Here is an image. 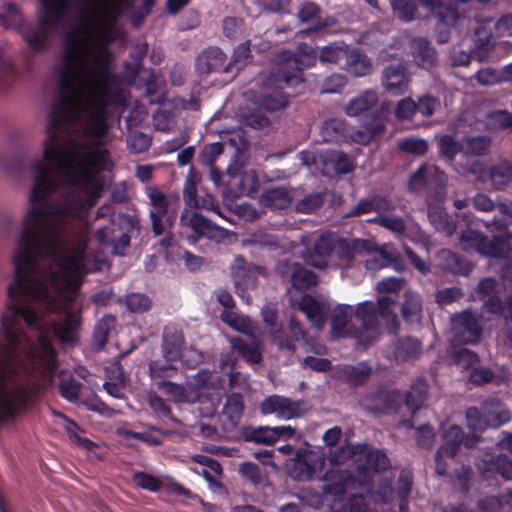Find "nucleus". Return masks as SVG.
Returning <instances> with one entry per match:
<instances>
[{
    "instance_id": "39448f33",
    "label": "nucleus",
    "mask_w": 512,
    "mask_h": 512,
    "mask_svg": "<svg viewBox=\"0 0 512 512\" xmlns=\"http://www.w3.org/2000/svg\"><path fill=\"white\" fill-rule=\"evenodd\" d=\"M145 194L149 199L152 209L149 212L151 228L155 236H160L165 231L164 222L171 227L175 222L176 214L170 211L171 198L156 186H147Z\"/></svg>"
},
{
    "instance_id": "2eb2a0df",
    "label": "nucleus",
    "mask_w": 512,
    "mask_h": 512,
    "mask_svg": "<svg viewBox=\"0 0 512 512\" xmlns=\"http://www.w3.org/2000/svg\"><path fill=\"white\" fill-rule=\"evenodd\" d=\"M335 239L336 238L329 233L319 235L313 246L306 250L304 255L306 263L317 269H325L330 256L334 252Z\"/></svg>"
},
{
    "instance_id": "a18cd8bd",
    "label": "nucleus",
    "mask_w": 512,
    "mask_h": 512,
    "mask_svg": "<svg viewBox=\"0 0 512 512\" xmlns=\"http://www.w3.org/2000/svg\"><path fill=\"white\" fill-rule=\"evenodd\" d=\"M321 134L325 142H338L347 137V124L337 118L326 120L321 128Z\"/></svg>"
},
{
    "instance_id": "6e6d98bb",
    "label": "nucleus",
    "mask_w": 512,
    "mask_h": 512,
    "mask_svg": "<svg viewBox=\"0 0 512 512\" xmlns=\"http://www.w3.org/2000/svg\"><path fill=\"white\" fill-rule=\"evenodd\" d=\"M486 238L484 234L468 229L461 233L460 235V243L465 251H477L482 254L484 244L486 243Z\"/></svg>"
},
{
    "instance_id": "dca6fc26",
    "label": "nucleus",
    "mask_w": 512,
    "mask_h": 512,
    "mask_svg": "<svg viewBox=\"0 0 512 512\" xmlns=\"http://www.w3.org/2000/svg\"><path fill=\"white\" fill-rule=\"evenodd\" d=\"M479 441L478 435H465L464 431L458 425H451L446 429L442 436V445L440 452H445L448 458H454L462 444L467 448L473 447Z\"/></svg>"
},
{
    "instance_id": "f257e3e1",
    "label": "nucleus",
    "mask_w": 512,
    "mask_h": 512,
    "mask_svg": "<svg viewBox=\"0 0 512 512\" xmlns=\"http://www.w3.org/2000/svg\"><path fill=\"white\" fill-rule=\"evenodd\" d=\"M81 28H74L64 35L62 59L64 67L59 76L60 95L54 103L46 128L47 140L43 158L54 162L70 186L79 189L85 198L79 199L81 209H90L101 197L103 185L97 174L108 160L106 150L86 152L64 150L61 133L70 132L82 118L81 98L84 85L97 80L99 62L110 68L109 60L97 56L92 65L85 63V39Z\"/></svg>"
},
{
    "instance_id": "c85d7f7f",
    "label": "nucleus",
    "mask_w": 512,
    "mask_h": 512,
    "mask_svg": "<svg viewBox=\"0 0 512 512\" xmlns=\"http://www.w3.org/2000/svg\"><path fill=\"white\" fill-rule=\"evenodd\" d=\"M43 8L44 14L41 17L43 27L61 25L67 15L70 0H38Z\"/></svg>"
},
{
    "instance_id": "79ce46f5",
    "label": "nucleus",
    "mask_w": 512,
    "mask_h": 512,
    "mask_svg": "<svg viewBox=\"0 0 512 512\" xmlns=\"http://www.w3.org/2000/svg\"><path fill=\"white\" fill-rule=\"evenodd\" d=\"M83 384L73 375L61 371L59 374V394L65 400L75 403L78 401Z\"/></svg>"
},
{
    "instance_id": "9d476101",
    "label": "nucleus",
    "mask_w": 512,
    "mask_h": 512,
    "mask_svg": "<svg viewBox=\"0 0 512 512\" xmlns=\"http://www.w3.org/2000/svg\"><path fill=\"white\" fill-rule=\"evenodd\" d=\"M195 71L201 75L227 73L231 71V63L227 62L226 54L219 47L209 46L196 57Z\"/></svg>"
},
{
    "instance_id": "a211bd4d",
    "label": "nucleus",
    "mask_w": 512,
    "mask_h": 512,
    "mask_svg": "<svg viewBox=\"0 0 512 512\" xmlns=\"http://www.w3.org/2000/svg\"><path fill=\"white\" fill-rule=\"evenodd\" d=\"M81 325V312L68 311L62 321L52 325V330L62 344H75L79 340Z\"/></svg>"
},
{
    "instance_id": "680f3d73",
    "label": "nucleus",
    "mask_w": 512,
    "mask_h": 512,
    "mask_svg": "<svg viewBox=\"0 0 512 512\" xmlns=\"http://www.w3.org/2000/svg\"><path fill=\"white\" fill-rule=\"evenodd\" d=\"M489 178L495 189H501L509 184L512 179V166L500 164L489 170Z\"/></svg>"
},
{
    "instance_id": "2f4dec72",
    "label": "nucleus",
    "mask_w": 512,
    "mask_h": 512,
    "mask_svg": "<svg viewBox=\"0 0 512 512\" xmlns=\"http://www.w3.org/2000/svg\"><path fill=\"white\" fill-rule=\"evenodd\" d=\"M390 467L387 455L381 450L371 449L365 455L362 462L357 465L359 475L367 477L372 473L386 471Z\"/></svg>"
},
{
    "instance_id": "9b49d317",
    "label": "nucleus",
    "mask_w": 512,
    "mask_h": 512,
    "mask_svg": "<svg viewBox=\"0 0 512 512\" xmlns=\"http://www.w3.org/2000/svg\"><path fill=\"white\" fill-rule=\"evenodd\" d=\"M322 480L326 484L322 487L324 496H331L333 500H340L346 494L347 488L355 483L353 473L347 469H328L324 472Z\"/></svg>"
},
{
    "instance_id": "c03bdc74",
    "label": "nucleus",
    "mask_w": 512,
    "mask_h": 512,
    "mask_svg": "<svg viewBox=\"0 0 512 512\" xmlns=\"http://www.w3.org/2000/svg\"><path fill=\"white\" fill-rule=\"evenodd\" d=\"M394 305L395 300L390 296H382L376 303L377 315L379 314L387 322L392 333H396L400 328L398 317L393 311Z\"/></svg>"
},
{
    "instance_id": "f8f14e48",
    "label": "nucleus",
    "mask_w": 512,
    "mask_h": 512,
    "mask_svg": "<svg viewBox=\"0 0 512 512\" xmlns=\"http://www.w3.org/2000/svg\"><path fill=\"white\" fill-rule=\"evenodd\" d=\"M452 328L459 342L474 344L480 341L482 327L478 318L469 311H464L452 318Z\"/></svg>"
},
{
    "instance_id": "c9c22d12",
    "label": "nucleus",
    "mask_w": 512,
    "mask_h": 512,
    "mask_svg": "<svg viewBox=\"0 0 512 512\" xmlns=\"http://www.w3.org/2000/svg\"><path fill=\"white\" fill-rule=\"evenodd\" d=\"M230 344L232 349L249 364H259L263 359L259 344L255 341L248 342L241 337H232Z\"/></svg>"
},
{
    "instance_id": "4d7b16f0",
    "label": "nucleus",
    "mask_w": 512,
    "mask_h": 512,
    "mask_svg": "<svg viewBox=\"0 0 512 512\" xmlns=\"http://www.w3.org/2000/svg\"><path fill=\"white\" fill-rule=\"evenodd\" d=\"M510 250L509 243L502 237L494 236L491 240L487 237L482 255L493 258H505Z\"/></svg>"
},
{
    "instance_id": "3c124183",
    "label": "nucleus",
    "mask_w": 512,
    "mask_h": 512,
    "mask_svg": "<svg viewBox=\"0 0 512 512\" xmlns=\"http://www.w3.org/2000/svg\"><path fill=\"white\" fill-rule=\"evenodd\" d=\"M398 261L399 256L397 254L386 249H380L377 254L365 260L364 266L369 271H378L395 265Z\"/></svg>"
},
{
    "instance_id": "58836bf2",
    "label": "nucleus",
    "mask_w": 512,
    "mask_h": 512,
    "mask_svg": "<svg viewBox=\"0 0 512 512\" xmlns=\"http://www.w3.org/2000/svg\"><path fill=\"white\" fill-rule=\"evenodd\" d=\"M422 343L418 339L406 336L399 338L393 348V353L398 361H407L417 358L421 354Z\"/></svg>"
},
{
    "instance_id": "69168bd1",
    "label": "nucleus",
    "mask_w": 512,
    "mask_h": 512,
    "mask_svg": "<svg viewBox=\"0 0 512 512\" xmlns=\"http://www.w3.org/2000/svg\"><path fill=\"white\" fill-rule=\"evenodd\" d=\"M466 419L468 427L472 430L471 435L475 434L480 437L479 434L487 427H490L488 424H486V419L483 416L481 408L469 407L466 410Z\"/></svg>"
},
{
    "instance_id": "774afa93",
    "label": "nucleus",
    "mask_w": 512,
    "mask_h": 512,
    "mask_svg": "<svg viewBox=\"0 0 512 512\" xmlns=\"http://www.w3.org/2000/svg\"><path fill=\"white\" fill-rule=\"evenodd\" d=\"M21 22L22 16L16 4L6 3L4 10L0 11V26L12 28L17 27Z\"/></svg>"
},
{
    "instance_id": "e433bc0d",
    "label": "nucleus",
    "mask_w": 512,
    "mask_h": 512,
    "mask_svg": "<svg viewBox=\"0 0 512 512\" xmlns=\"http://www.w3.org/2000/svg\"><path fill=\"white\" fill-rule=\"evenodd\" d=\"M355 318L365 331H376L379 327L377 306L373 301H363L353 311Z\"/></svg>"
},
{
    "instance_id": "4468645a",
    "label": "nucleus",
    "mask_w": 512,
    "mask_h": 512,
    "mask_svg": "<svg viewBox=\"0 0 512 512\" xmlns=\"http://www.w3.org/2000/svg\"><path fill=\"white\" fill-rule=\"evenodd\" d=\"M186 350L184 333L175 325L165 326L162 334L161 352L167 362L181 361Z\"/></svg>"
},
{
    "instance_id": "338daca9",
    "label": "nucleus",
    "mask_w": 512,
    "mask_h": 512,
    "mask_svg": "<svg viewBox=\"0 0 512 512\" xmlns=\"http://www.w3.org/2000/svg\"><path fill=\"white\" fill-rule=\"evenodd\" d=\"M125 305L132 313H144L151 308V299L142 293H131L125 298Z\"/></svg>"
},
{
    "instance_id": "4be33fe9",
    "label": "nucleus",
    "mask_w": 512,
    "mask_h": 512,
    "mask_svg": "<svg viewBox=\"0 0 512 512\" xmlns=\"http://www.w3.org/2000/svg\"><path fill=\"white\" fill-rule=\"evenodd\" d=\"M181 223L191 228L198 238L214 239L219 234V228L208 218L196 211L185 210L181 215Z\"/></svg>"
},
{
    "instance_id": "ddd939ff",
    "label": "nucleus",
    "mask_w": 512,
    "mask_h": 512,
    "mask_svg": "<svg viewBox=\"0 0 512 512\" xmlns=\"http://www.w3.org/2000/svg\"><path fill=\"white\" fill-rule=\"evenodd\" d=\"M410 75L405 65L390 64L384 67L381 74V84L385 91L394 96L405 94L409 90Z\"/></svg>"
},
{
    "instance_id": "8fccbe9b",
    "label": "nucleus",
    "mask_w": 512,
    "mask_h": 512,
    "mask_svg": "<svg viewBox=\"0 0 512 512\" xmlns=\"http://www.w3.org/2000/svg\"><path fill=\"white\" fill-rule=\"evenodd\" d=\"M156 385L160 391H162L176 403L193 402L188 389L180 384L171 382L169 380H160Z\"/></svg>"
},
{
    "instance_id": "f03ea898",
    "label": "nucleus",
    "mask_w": 512,
    "mask_h": 512,
    "mask_svg": "<svg viewBox=\"0 0 512 512\" xmlns=\"http://www.w3.org/2000/svg\"><path fill=\"white\" fill-rule=\"evenodd\" d=\"M97 80L85 84L89 88L92 112L86 118V133L94 137H103L107 134L109 126L106 120V109L116 90L121 85L120 77L113 73L101 61Z\"/></svg>"
},
{
    "instance_id": "412c9836",
    "label": "nucleus",
    "mask_w": 512,
    "mask_h": 512,
    "mask_svg": "<svg viewBox=\"0 0 512 512\" xmlns=\"http://www.w3.org/2000/svg\"><path fill=\"white\" fill-rule=\"evenodd\" d=\"M292 200L291 189L285 186L266 187L259 197L260 205L271 211L289 208Z\"/></svg>"
},
{
    "instance_id": "cd10ccee",
    "label": "nucleus",
    "mask_w": 512,
    "mask_h": 512,
    "mask_svg": "<svg viewBox=\"0 0 512 512\" xmlns=\"http://www.w3.org/2000/svg\"><path fill=\"white\" fill-rule=\"evenodd\" d=\"M59 25H48L43 27L41 19L39 20V28H27L22 31L24 41L27 43L29 48L38 53H43L48 49L49 46V35L53 28H57Z\"/></svg>"
},
{
    "instance_id": "bb28decb",
    "label": "nucleus",
    "mask_w": 512,
    "mask_h": 512,
    "mask_svg": "<svg viewBox=\"0 0 512 512\" xmlns=\"http://www.w3.org/2000/svg\"><path fill=\"white\" fill-rule=\"evenodd\" d=\"M370 243L364 239H335V253L341 261L350 264L357 254L368 252Z\"/></svg>"
},
{
    "instance_id": "393cba45",
    "label": "nucleus",
    "mask_w": 512,
    "mask_h": 512,
    "mask_svg": "<svg viewBox=\"0 0 512 512\" xmlns=\"http://www.w3.org/2000/svg\"><path fill=\"white\" fill-rule=\"evenodd\" d=\"M413 61L418 67L430 70L437 62V52L424 37L413 38L410 42Z\"/></svg>"
},
{
    "instance_id": "6ab92c4d",
    "label": "nucleus",
    "mask_w": 512,
    "mask_h": 512,
    "mask_svg": "<svg viewBox=\"0 0 512 512\" xmlns=\"http://www.w3.org/2000/svg\"><path fill=\"white\" fill-rule=\"evenodd\" d=\"M353 308L348 304H339L332 312L331 333L335 338L358 337V330L351 324Z\"/></svg>"
},
{
    "instance_id": "052dcab7",
    "label": "nucleus",
    "mask_w": 512,
    "mask_h": 512,
    "mask_svg": "<svg viewBox=\"0 0 512 512\" xmlns=\"http://www.w3.org/2000/svg\"><path fill=\"white\" fill-rule=\"evenodd\" d=\"M395 15L403 22H411L415 18L417 5L414 0H391Z\"/></svg>"
},
{
    "instance_id": "423d86ee",
    "label": "nucleus",
    "mask_w": 512,
    "mask_h": 512,
    "mask_svg": "<svg viewBox=\"0 0 512 512\" xmlns=\"http://www.w3.org/2000/svg\"><path fill=\"white\" fill-rule=\"evenodd\" d=\"M275 273L283 280H288L298 292H305L318 283L317 275L298 262L288 259L279 260L275 266Z\"/></svg>"
},
{
    "instance_id": "09e8293b",
    "label": "nucleus",
    "mask_w": 512,
    "mask_h": 512,
    "mask_svg": "<svg viewBox=\"0 0 512 512\" xmlns=\"http://www.w3.org/2000/svg\"><path fill=\"white\" fill-rule=\"evenodd\" d=\"M241 435L244 441L254 442L262 445L275 444V438L272 437L271 429L269 426L243 427Z\"/></svg>"
},
{
    "instance_id": "6e6552de",
    "label": "nucleus",
    "mask_w": 512,
    "mask_h": 512,
    "mask_svg": "<svg viewBox=\"0 0 512 512\" xmlns=\"http://www.w3.org/2000/svg\"><path fill=\"white\" fill-rule=\"evenodd\" d=\"M477 471L487 485H498V477L504 481L512 480V461L503 454L475 462Z\"/></svg>"
},
{
    "instance_id": "f704fd0d",
    "label": "nucleus",
    "mask_w": 512,
    "mask_h": 512,
    "mask_svg": "<svg viewBox=\"0 0 512 512\" xmlns=\"http://www.w3.org/2000/svg\"><path fill=\"white\" fill-rule=\"evenodd\" d=\"M244 247L249 249L251 253H258L260 251H275L280 248L278 238L269 233L257 231L252 233L244 243Z\"/></svg>"
},
{
    "instance_id": "603ef678",
    "label": "nucleus",
    "mask_w": 512,
    "mask_h": 512,
    "mask_svg": "<svg viewBox=\"0 0 512 512\" xmlns=\"http://www.w3.org/2000/svg\"><path fill=\"white\" fill-rule=\"evenodd\" d=\"M321 8L314 2L305 1L298 9V19L302 23H309L312 21H316V26L313 30H320L325 28L326 23L322 22L320 18Z\"/></svg>"
},
{
    "instance_id": "37998d69",
    "label": "nucleus",
    "mask_w": 512,
    "mask_h": 512,
    "mask_svg": "<svg viewBox=\"0 0 512 512\" xmlns=\"http://www.w3.org/2000/svg\"><path fill=\"white\" fill-rule=\"evenodd\" d=\"M428 395V385L424 381H417L408 390L405 405L414 415L425 403Z\"/></svg>"
},
{
    "instance_id": "f3484780",
    "label": "nucleus",
    "mask_w": 512,
    "mask_h": 512,
    "mask_svg": "<svg viewBox=\"0 0 512 512\" xmlns=\"http://www.w3.org/2000/svg\"><path fill=\"white\" fill-rule=\"evenodd\" d=\"M345 113L348 116H373L380 118L378 109V95L375 91L367 89L349 100L345 106Z\"/></svg>"
},
{
    "instance_id": "7c9ffc66",
    "label": "nucleus",
    "mask_w": 512,
    "mask_h": 512,
    "mask_svg": "<svg viewBox=\"0 0 512 512\" xmlns=\"http://www.w3.org/2000/svg\"><path fill=\"white\" fill-rule=\"evenodd\" d=\"M401 315L407 324H419L423 315V300L419 293L406 291L403 295Z\"/></svg>"
},
{
    "instance_id": "1a4fd4ad",
    "label": "nucleus",
    "mask_w": 512,
    "mask_h": 512,
    "mask_svg": "<svg viewBox=\"0 0 512 512\" xmlns=\"http://www.w3.org/2000/svg\"><path fill=\"white\" fill-rule=\"evenodd\" d=\"M272 342L280 351L294 353L296 351V343L304 337V329L296 317H290L287 325L280 324L270 330Z\"/></svg>"
},
{
    "instance_id": "c756f323",
    "label": "nucleus",
    "mask_w": 512,
    "mask_h": 512,
    "mask_svg": "<svg viewBox=\"0 0 512 512\" xmlns=\"http://www.w3.org/2000/svg\"><path fill=\"white\" fill-rule=\"evenodd\" d=\"M439 259L442 268L455 275L468 276L473 270L472 263L463 255L448 249L441 250Z\"/></svg>"
},
{
    "instance_id": "bf43d9fd",
    "label": "nucleus",
    "mask_w": 512,
    "mask_h": 512,
    "mask_svg": "<svg viewBox=\"0 0 512 512\" xmlns=\"http://www.w3.org/2000/svg\"><path fill=\"white\" fill-rule=\"evenodd\" d=\"M173 362H165L161 360H153L149 363V374L152 379L167 380L176 376L178 369Z\"/></svg>"
},
{
    "instance_id": "7ed1b4c3",
    "label": "nucleus",
    "mask_w": 512,
    "mask_h": 512,
    "mask_svg": "<svg viewBox=\"0 0 512 512\" xmlns=\"http://www.w3.org/2000/svg\"><path fill=\"white\" fill-rule=\"evenodd\" d=\"M280 58L284 63L271 73L273 82L280 88L303 83L304 69L313 67L319 59L317 50L308 45L300 46L296 53L284 50Z\"/></svg>"
},
{
    "instance_id": "72a5a7b5",
    "label": "nucleus",
    "mask_w": 512,
    "mask_h": 512,
    "mask_svg": "<svg viewBox=\"0 0 512 512\" xmlns=\"http://www.w3.org/2000/svg\"><path fill=\"white\" fill-rule=\"evenodd\" d=\"M299 307L313 326L321 329L326 324L327 317L324 304L319 302L316 298L304 295L300 301Z\"/></svg>"
},
{
    "instance_id": "5fc2aeb1",
    "label": "nucleus",
    "mask_w": 512,
    "mask_h": 512,
    "mask_svg": "<svg viewBox=\"0 0 512 512\" xmlns=\"http://www.w3.org/2000/svg\"><path fill=\"white\" fill-rule=\"evenodd\" d=\"M462 145L465 154L481 156L488 152L491 146V139L484 135L466 137L462 140Z\"/></svg>"
},
{
    "instance_id": "20e7f679",
    "label": "nucleus",
    "mask_w": 512,
    "mask_h": 512,
    "mask_svg": "<svg viewBox=\"0 0 512 512\" xmlns=\"http://www.w3.org/2000/svg\"><path fill=\"white\" fill-rule=\"evenodd\" d=\"M447 175L435 164L423 163L409 178V190L419 192L425 190L435 201H443L446 194Z\"/></svg>"
},
{
    "instance_id": "e2e57ef3",
    "label": "nucleus",
    "mask_w": 512,
    "mask_h": 512,
    "mask_svg": "<svg viewBox=\"0 0 512 512\" xmlns=\"http://www.w3.org/2000/svg\"><path fill=\"white\" fill-rule=\"evenodd\" d=\"M132 481L137 487L149 492H158L162 487V482L158 477L145 471L134 472Z\"/></svg>"
},
{
    "instance_id": "de8ad7c7",
    "label": "nucleus",
    "mask_w": 512,
    "mask_h": 512,
    "mask_svg": "<svg viewBox=\"0 0 512 512\" xmlns=\"http://www.w3.org/2000/svg\"><path fill=\"white\" fill-rule=\"evenodd\" d=\"M116 324L115 316L108 314L103 316L95 325L93 341L98 350L105 347L109 334Z\"/></svg>"
},
{
    "instance_id": "a19ab883",
    "label": "nucleus",
    "mask_w": 512,
    "mask_h": 512,
    "mask_svg": "<svg viewBox=\"0 0 512 512\" xmlns=\"http://www.w3.org/2000/svg\"><path fill=\"white\" fill-rule=\"evenodd\" d=\"M348 47L343 41L330 43L320 48L318 58L322 63L336 64L342 68Z\"/></svg>"
},
{
    "instance_id": "ea45409f",
    "label": "nucleus",
    "mask_w": 512,
    "mask_h": 512,
    "mask_svg": "<svg viewBox=\"0 0 512 512\" xmlns=\"http://www.w3.org/2000/svg\"><path fill=\"white\" fill-rule=\"evenodd\" d=\"M428 218L433 227L446 237H451L456 231L454 218L445 210L431 208L428 211Z\"/></svg>"
},
{
    "instance_id": "a878e982",
    "label": "nucleus",
    "mask_w": 512,
    "mask_h": 512,
    "mask_svg": "<svg viewBox=\"0 0 512 512\" xmlns=\"http://www.w3.org/2000/svg\"><path fill=\"white\" fill-rule=\"evenodd\" d=\"M244 410V399L240 393H232L226 398L222 408L221 421L225 430H233L239 424Z\"/></svg>"
},
{
    "instance_id": "49530a36",
    "label": "nucleus",
    "mask_w": 512,
    "mask_h": 512,
    "mask_svg": "<svg viewBox=\"0 0 512 512\" xmlns=\"http://www.w3.org/2000/svg\"><path fill=\"white\" fill-rule=\"evenodd\" d=\"M384 123L380 118H375L372 120L370 124L366 126V130H353L351 132H348L347 137H349L353 142L361 144V145H367L369 144L372 139L384 131Z\"/></svg>"
},
{
    "instance_id": "473e14b6",
    "label": "nucleus",
    "mask_w": 512,
    "mask_h": 512,
    "mask_svg": "<svg viewBox=\"0 0 512 512\" xmlns=\"http://www.w3.org/2000/svg\"><path fill=\"white\" fill-rule=\"evenodd\" d=\"M486 424L490 427H500L511 418L510 412L504 407L503 403L497 398H490L481 405Z\"/></svg>"
},
{
    "instance_id": "13d9d810",
    "label": "nucleus",
    "mask_w": 512,
    "mask_h": 512,
    "mask_svg": "<svg viewBox=\"0 0 512 512\" xmlns=\"http://www.w3.org/2000/svg\"><path fill=\"white\" fill-rule=\"evenodd\" d=\"M509 488H506L507 494L502 496H487L482 498L478 502V511L479 512H499L502 509L504 503L508 504L512 507V500L510 497V493L508 491Z\"/></svg>"
},
{
    "instance_id": "b1692460",
    "label": "nucleus",
    "mask_w": 512,
    "mask_h": 512,
    "mask_svg": "<svg viewBox=\"0 0 512 512\" xmlns=\"http://www.w3.org/2000/svg\"><path fill=\"white\" fill-rule=\"evenodd\" d=\"M342 69L355 77H364L371 74L373 65L371 59L357 47H348Z\"/></svg>"
},
{
    "instance_id": "0eeeda50",
    "label": "nucleus",
    "mask_w": 512,
    "mask_h": 512,
    "mask_svg": "<svg viewBox=\"0 0 512 512\" xmlns=\"http://www.w3.org/2000/svg\"><path fill=\"white\" fill-rule=\"evenodd\" d=\"M309 409V403L304 400L292 401L280 395H271L260 405V412L263 415L275 414L277 418L285 420L301 417Z\"/></svg>"
},
{
    "instance_id": "5701e85b",
    "label": "nucleus",
    "mask_w": 512,
    "mask_h": 512,
    "mask_svg": "<svg viewBox=\"0 0 512 512\" xmlns=\"http://www.w3.org/2000/svg\"><path fill=\"white\" fill-rule=\"evenodd\" d=\"M436 19L435 36L440 44H445L450 40L451 29L459 18L455 7H440L432 15Z\"/></svg>"
},
{
    "instance_id": "aec40b11",
    "label": "nucleus",
    "mask_w": 512,
    "mask_h": 512,
    "mask_svg": "<svg viewBox=\"0 0 512 512\" xmlns=\"http://www.w3.org/2000/svg\"><path fill=\"white\" fill-rule=\"evenodd\" d=\"M394 210L395 205L387 196L373 195L372 197L361 198L356 205L345 213L344 217H359L371 212L383 214L393 212Z\"/></svg>"
},
{
    "instance_id": "864d4df0",
    "label": "nucleus",
    "mask_w": 512,
    "mask_h": 512,
    "mask_svg": "<svg viewBox=\"0 0 512 512\" xmlns=\"http://www.w3.org/2000/svg\"><path fill=\"white\" fill-rule=\"evenodd\" d=\"M438 151L443 158L452 163L457 154L463 152L462 141L459 142L453 136L444 134L438 139Z\"/></svg>"
},
{
    "instance_id": "4c0bfd02",
    "label": "nucleus",
    "mask_w": 512,
    "mask_h": 512,
    "mask_svg": "<svg viewBox=\"0 0 512 512\" xmlns=\"http://www.w3.org/2000/svg\"><path fill=\"white\" fill-rule=\"evenodd\" d=\"M381 227L399 235L409 238L415 243H426V237L423 232L418 230H410L406 233V224L401 217L384 215V219L381 220Z\"/></svg>"
},
{
    "instance_id": "0e129e2a",
    "label": "nucleus",
    "mask_w": 512,
    "mask_h": 512,
    "mask_svg": "<svg viewBox=\"0 0 512 512\" xmlns=\"http://www.w3.org/2000/svg\"><path fill=\"white\" fill-rule=\"evenodd\" d=\"M325 197L323 193L315 192L305 195L301 200L296 203V209L301 213H311L324 204Z\"/></svg>"
}]
</instances>
